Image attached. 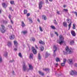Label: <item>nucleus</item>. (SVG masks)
I'll return each mask as SVG.
<instances>
[{
  "instance_id": "nucleus-59",
  "label": "nucleus",
  "mask_w": 77,
  "mask_h": 77,
  "mask_svg": "<svg viewBox=\"0 0 77 77\" xmlns=\"http://www.w3.org/2000/svg\"><path fill=\"white\" fill-rule=\"evenodd\" d=\"M63 8H65V7H66V5H64L63 6Z\"/></svg>"
},
{
  "instance_id": "nucleus-44",
  "label": "nucleus",
  "mask_w": 77,
  "mask_h": 77,
  "mask_svg": "<svg viewBox=\"0 0 77 77\" xmlns=\"http://www.w3.org/2000/svg\"><path fill=\"white\" fill-rule=\"evenodd\" d=\"M29 20L30 22L32 23V19L31 18H29Z\"/></svg>"
},
{
  "instance_id": "nucleus-25",
  "label": "nucleus",
  "mask_w": 77,
  "mask_h": 77,
  "mask_svg": "<svg viewBox=\"0 0 77 77\" xmlns=\"http://www.w3.org/2000/svg\"><path fill=\"white\" fill-rule=\"evenodd\" d=\"M3 8H6V5L5 3H3L2 4Z\"/></svg>"
},
{
  "instance_id": "nucleus-37",
  "label": "nucleus",
  "mask_w": 77,
  "mask_h": 77,
  "mask_svg": "<svg viewBox=\"0 0 77 77\" xmlns=\"http://www.w3.org/2000/svg\"><path fill=\"white\" fill-rule=\"evenodd\" d=\"M10 3L11 5H14V1H10Z\"/></svg>"
},
{
  "instance_id": "nucleus-13",
  "label": "nucleus",
  "mask_w": 77,
  "mask_h": 77,
  "mask_svg": "<svg viewBox=\"0 0 77 77\" xmlns=\"http://www.w3.org/2000/svg\"><path fill=\"white\" fill-rule=\"evenodd\" d=\"M69 60L70 65H72V64H73V61L72 59H70Z\"/></svg>"
},
{
  "instance_id": "nucleus-31",
  "label": "nucleus",
  "mask_w": 77,
  "mask_h": 77,
  "mask_svg": "<svg viewBox=\"0 0 77 77\" xmlns=\"http://www.w3.org/2000/svg\"><path fill=\"white\" fill-rule=\"evenodd\" d=\"M40 50L42 51H43V50H44V47L42 46H41L40 47Z\"/></svg>"
},
{
  "instance_id": "nucleus-36",
  "label": "nucleus",
  "mask_w": 77,
  "mask_h": 77,
  "mask_svg": "<svg viewBox=\"0 0 77 77\" xmlns=\"http://www.w3.org/2000/svg\"><path fill=\"white\" fill-rule=\"evenodd\" d=\"M4 56L5 57H8V52H6Z\"/></svg>"
},
{
  "instance_id": "nucleus-35",
  "label": "nucleus",
  "mask_w": 77,
  "mask_h": 77,
  "mask_svg": "<svg viewBox=\"0 0 77 77\" xmlns=\"http://www.w3.org/2000/svg\"><path fill=\"white\" fill-rule=\"evenodd\" d=\"M51 29H54V30H55V29H56L55 27L53 26H51Z\"/></svg>"
},
{
  "instance_id": "nucleus-47",
  "label": "nucleus",
  "mask_w": 77,
  "mask_h": 77,
  "mask_svg": "<svg viewBox=\"0 0 77 77\" xmlns=\"http://www.w3.org/2000/svg\"><path fill=\"white\" fill-rule=\"evenodd\" d=\"M8 17L10 20H11V15L9 14Z\"/></svg>"
},
{
  "instance_id": "nucleus-39",
  "label": "nucleus",
  "mask_w": 77,
  "mask_h": 77,
  "mask_svg": "<svg viewBox=\"0 0 77 77\" xmlns=\"http://www.w3.org/2000/svg\"><path fill=\"white\" fill-rule=\"evenodd\" d=\"M19 56L20 57H22V55H21V53H19Z\"/></svg>"
},
{
  "instance_id": "nucleus-50",
  "label": "nucleus",
  "mask_w": 77,
  "mask_h": 77,
  "mask_svg": "<svg viewBox=\"0 0 77 77\" xmlns=\"http://www.w3.org/2000/svg\"><path fill=\"white\" fill-rule=\"evenodd\" d=\"M51 37H53V34L51 33Z\"/></svg>"
},
{
  "instance_id": "nucleus-53",
  "label": "nucleus",
  "mask_w": 77,
  "mask_h": 77,
  "mask_svg": "<svg viewBox=\"0 0 77 77\" xmlns=\"http://www.w3.org/2000/svg\"><path fill=\"white\" fill-rule=\"evenodd\" d=\"M30 15V14L29 13H28L27 14V16H28V17H29V16Z\"/></svg>"
},
{
  "instance_id": "nucleus-18",
  "label": "nucleus",
  "mask_w": 77,
  "mask_h": 77,
  "mask_svg": "<svg viewBox=\"0 0 77 77\" xmlns=\"http://www.w3.org/2000/svg\"><path fill=\"white\" fill-rule=\"evenodd\" d=\"M33 54H30L29 58L30 59H33Z\"/></svg>"
},
{
  "instance_id": "nucleus-7",
  "label": "nucleus",
  "mask_w": 77,
  "mask_h": 77,
  "mask_svg": "<svg viewBox=\"0 0 77 77\" xmlns=\"http://www.w3.org/2000/svg\"><path fill=\"white\" fill-rule=\"evenodd\" d=\"M42 4H43V2L42 1H41L39 2V9H41L42 7Z\"/></svg>"
},
{
  "instance_id": "nucleus-52",
  "label": "nucleus",
  "mask_w": 77,
  "mask_h": 77,
  "mask_svg": "<svg viewBox=\"0 0 77 77\" xmlns=\"http://www.w3.org/2000/svg\"><path fill=\"white\" fill-rule=\"evenodd\" d=\"M55 34H56L57 36H58V34H57V32H55Z\"/></svg>"
},
{
  "instance_id": "nucleus-29",
  "label": "nucleus",
  "mask_w": 77,
  "mask_h": 77,
  "mask_svg": "<svg viewBox=\"0 0 77 77\" xmlns=\"http://www.w3.org/2000/svg\"><path fill=\"white\" fill-rule=\"evenodd\" d=\"M48 56H49V54L48 53V52H46L45 56V58H47V57Z\"/></svg>"
},
{
  "instance_id": "nucleus-21",
  "label": "nucleus",
  "mask_w": 77,
  "mask_h": 77,
  "mask_svg": "<svg viewBox=\"0 0 77 77\" xmlns=\"http://www.w3.org/2000/svg\"><path fill=\"white\" fill-rule=\"evenodd\" d=\"M38 72L39 74H40V75H44V73L41 72V71H38Z\"/></svg>"
},
{
  "instance_id": "nucleus-58",
  "label": "nucleus",
  "mask_w": 77,
  "mask_h": 77,
  "mask_svg": "<svg viewBox=\"0 0 77 77\" xmlns=\"http://www.w3.org/2000/svg\"><path fill=\"white\" fill-rule=\"evenodd\" d=\"M35 47L36 48L38 49V47H37V46L36 45H35Z\"/></svg>"
},
{
  "instance_id": "nucleus-6",
  "label": "nucleus",
  "mask_w": 77,
  "mask_h": 77,
  "mask_svg": "<svg viewBox=\"0 0 77 77\" xmlns=\"http://www.w3.org/2000/svg\"><path fill=\"white\" fill-rule=\"evenodd\" d=\"M27 69V67L25 65V63H23V70L24 71H26Z\"/></svg>"
},
{
  "instance_id": "nucleus-20",
  "label": "nucleus",
  "mask_w": 77,
  "mask_h": 77,
  "mask_svg": "<svg viewBox=\"0 0 77 77\" xmlns=\"http://www.w3.org/2000/svg\"><path fill=\"white\" fill-rule=\"evenodd\" d=\"M66 21L68 23H71V20L69 19V18H67L66 20Z\"/></svg>"
},
{
  "instance_id": "nucleus-19",
  "label": "nucleus",
  "mask_w": 77,
  "mask_h": 77,
  "mask_svg": "<svg viewBox=\"0 0 77 77\" xmlns=\"http://www.w3.org/2000/svg\"><path fill=\"white\" fill-rule=\"evenodd\" d=\"M21 26L22 27H25V26H26L25 24H24V22L23 21H22L21 22Z\"/></svg>"
},
{
  "instance_id": "nucleus-2",
  "label": "nucleus",
  "mask_w": 77,
  "mask_h": 77,
  "mask_svg": "<svg viewBox=\"0 0 77 77\" xmlns=\"http://www.w3.org/2000/svg\"><path fill=\"white\" fill-rule=\"evenodd\" d=\"M59 38H60V40H61L60 42H59V44L60 45H61L62 44H63V43L64 42V41H63V37L62 36V35H60L59 36Z\"/></svg>"
},
{
  "instance_id": "nucleus-17",
  "label": "nucleus",
  "mask_w": 77,
  "mask_h": 77,
  "mask_svg": "<svg viewBox=\"0 0 77 77\" xmlns=\"http://www.w3.org/2000/svg\"><path fill=\"white\" fill-rule=\"evenodd\" d=\"M63 26H64V27H67V26H68V25L67 24V23H66V22H64L63 23Z\"/></svg>"
},
{
  "instance_id": "nucleus-60",
  "label": "nucleus",
  "mask_w": 77,
  "mask_h": 77,
  "mask_svg": "<svg viewBox=\"0 0 77 77\" xmlns=\"http://www.w3.org/2000/svg\"><path fill=\"white\" fill-rule=\"evenodd\" d=\"M49 2H53V0H49Z\"/></svg>"
},
{
  "instance_id": "nucleus-24",
  "label": "nucleus",
  "mask_w": 77,
  "mask_h": 77,
  "mask_svg": "<svg viewBox=\"0 0 77 77\" xmlns=\"http://www.w3.org/2000/svg\"><path fill=\"white\" fill-rule=\"evenodd\" d=\"M42 17L43 18H44V20H47V17L45 15H42Z\"/></svg>"
},
{
  "instance_id": "nucleus-11",
  "label": "nucleus",
  "mask_w": 77,
  "mask_h": 77,
  "mask_svg": "<svg viewBox=\"0 0 77 77\" xmlns=\"http://www.w3.org/2000/svg\"><path fill=\"white\" fill-rule=\"evenodd\" d=\"M32 51L33 52V53L35 54H36V49L35 48H34V47H32Z\"/></svg>"
},
{
  "instance_id": "nucleus-34",
  "label": "nucleus",
  "mask_w": 77,
  "mask_h": 77,
  "mask_svg": "<svg viewBox=\"0 0 77 77\" xmlns=\"http://www.w3.org/2000/svg\"><path fill=\"white\" fill-rule=\"evenodd\" d=\"M27 31H23L22 32V33H23L24 35L27 33Z\"/></svg>"
},
{
  "instance_id": "nucleus-62",
  "label": "nucleus",
  "mask_w": 77,
  "mask_h": 77,
  "mask_svg": "<svg viewBox=\"0 0 77 77\" xmlns=\"http://www.w3.org/2000/svg\"><path fill=\"white\" fill-rule=\"evenodd\" d=\"M13 74H14V71H13Z\"/></svg>"
},
{
  "instance_id": "nucleus-27",
  "label": "nucleus",
  "mask_w": 77,
  "mask_h": 77,
  "mask_svg": "<svg viewBox=\"0 0 77 77\" xmlns=\"http://www.w3.org/2000/svg\"><path fill=\"white\" fill-rule=\"evenodd\" d=\"M71 24H72V22H71L69 24V29L68 30L70 29L71 27Z\"/></svg>"
},
{
  "instance_id": "nucleus-45",
  "label": "nucleus",
  "mask_w": 77,
  "mask_h": 77,
  "mask_svg": "<svg viewBox=\"0 0 77 77\" xmlns=\"http://www.w3.org/2000/svg\"><path fill=\"white\" fill-rule=\"evenodd\" d=\"M58 65L59 64H58V63H56L55 64V67H57V66H58Z\"/></svg>"
},
{
  "instance_id": "nucleus-55",
  "label": "nucleus",
  "mask_w": 77,
  "mask_h": 77,
  "mask_svg": "<svg viewBox=\"0 0 77 77\" xmlns=\"http://www.w3.org/2000/svg\"><path fill=\"white\" fill-rule=\"evenodd\" d=\"M37 21L39 22V23H40V20H39V19H37Z\"/></svg>"
},
{
  "instance_id": "nucleus-54",
  "label": "nucleus",
  "mask_w": 77,
  "mask_h": 77,
  "mask_svg": "<svg viewBox=\"0 0 77 77\" xmlns=\"http://www.w3.org/2000/svg\"><path fill=\"white\" fill-rule=\"evenodd\" d=\"M57 14H58V15H59V14H60V13H59V11H57Z\"/></svg>"
},
{
  "instance_id": "nucleus-9",
  "label": "nucleus",
  "mask_w": 77,
  "mask_h": 77,
  "mask_svg": "<svg viewBox=\"0 0 77 77\" xmlns=\"http://www.w3.org/2000/svg\"><path fill=\"white\" fill-rule=\"evenodd\" d=\"M9 38L10 39H14L15 38V35H11L10 36Z\"/></svg>"
},
{
  "instance_id": "nucleus-16",
  "label": "nucleus",
  "mask_w": 77,
  "mask_h": 77,
  "mask_svg": "<svg viewBox=\"0 0 77 77\" xmlns=\"http://www.w3.org/2000/svg\"><path fill=\"white\" fill-rule=\"evenodd\" d=\"M14 43L15 46L17 48V46L18 45V42L16 41H14Z\"/></svg>"
},
{
  "instance_id": "nucleus-23",
  "label": "nucleus",
  "mask_w": 77,
  "mask_h": 77,
  "mask_svg": "<svg viewBox=\"0 0 77 77\" xmlns=\"http://www.w3.org/2000/svg\"><path fill=\"white\" fill-rule=\"evenodd\" d=\"M39 43H40V44H45V43L44 42H42L41 40H40L39 41Z\"/></svg>"
},
{
  "instance_id": "nucleus-10",
  "label": "nucleus",
  "mask_w": 77,
  "mask_h": 77,
  "mask_svg": "<svg viewBox=\"0 0 77 77\" xmlns=\"http://www.w3.org/2000/svg\"><path fill=\"white\" fill-rule=\"evenodd\" d=\"M71 33L73 36H75L76 34H75V31H71Z\"/></svg>"
},
{
  "instance_id": "nucleus-4",
  "label": "nucleus",
  "mask_w": 77,
  "mask_h": 77,
  "mask_svg": "<svg viewBox=\"0 0 77 77\" xmlns=\"http://www.w3.org/2000/svg\"><path fill=\"white\" fill-rule=\"evenodd\" d=\"M70 75H77V72L74 70H72L70 72Z\"/></svg>"
},
{
  "instance_id": "nucleus-56",
  "label": "nucleus",
  "mask_w": 77,
  "mask_h": 77,
  "mask_svg": "<svg viewBox=\"0 0 77 77\" xmlns=\"http://www.w3.org/2000/svg\"><path fill=\"white\" fill-rule=\"evenodd\" d=\"M14 51H16V50H17V49L16 48H15L14 49Z\"/></svg>"
},
{
  "instance_id": "nucleus-1",
  "label": "nucleus",
  "mask_w": 77,
  "mask_h": 77,
  "mask_svg": "<svg viewBox=\"0 0 77 77\" xmlns=\"http://www.w3.org/2000/svg\"><path fill=\"white\" fill-rule=\"evenodd\" d=\"M72 49L71 48L70 49H69V48H68V46H66V51L65 52L64 51H63L64 54H67V53L68 52H69V54H71L72 52Z\"/></svg>"
},
{
  "instance_id": "nucleus-61",
  "label": "nucleus",
  "mask_w": 77,
  "mask_h": 77,
  "mask_svg": "<svg viewBox=\"0 0 77 77\" xmlns=\"http://www.w3.org/2000/svg\"><path fill=\"white\" fill-rule=\"evenodd\" d=\"M2 13V11L0 9V14H1Z\"/></svg>"
},
{
  "instance_id": "nucleus-49",
  "label": "nucleus",
  "mask_w": 77,
  "mask_h": 77,
  "mask_svg": "<svg viewBox=\"0 0 77 77\" xmlns=\"http://www.w3.org/2000/svg\"><path fill=\"white\" fill-rule=\"evenodd\" d=\"M74 14H75L76 17H77V12H74Z\"/></svg>"
},
{
  "instance_id": "nucleus-26",
  "label": "nucleus",
  "mask_w": 77,
  "mask_h": 77,
  "mask_svg": "<svg viewBox=\"0 0 77 77\" xmlns=\"http://www.w3.org/2000/svg\"><path fill=\"white\" fill-rule=\"evenodd\" d=\"M74 41L72 40L70 42V45H74Z\"/></svg>"
},
{
  "instance_id": "nucleus-43",
  "label": "nucleus",
  "mask_w": 77,
  "mask_h": 77,
  "mask_svg": "<svg viewBox=\"0 0 77 77\" xmlns=\"http://www.w3.org/2000/svg\"><path fill=\"white\" fill-rule=\"evenodd\" d=\"M2 62V58L1 57H0V63Z\"/></svg>"
},
{
  "instance_id": "nucleus-46",
  "label": "nucleus",
  "mask_w": 77,
  "mask_h": 77,
  "mask_svg": "<svg viewBox=\"0 0 77 77\" xmlns=\"http://www.w3.org/2000/svg\"><path fill=\"white\" fill-rule=\"evenodd\" d=\"M10 20L11 24H14V21H12V20H11V19H10Z\"/></svg>"
},
{
  "instance_id": "nucleus-5",
  "label": "nucleus",
  "mask_w": 77,
  "mask_h": 77,
  "mask_svg": "<svg viewBox=\"0 0 77 77\" xmlns=\"http://www.w3.org/2000/svg\"><path fill=\"white\" fill-rule=\"evenodd\" d=\"M57 48L56 45H54V49H55V50L54 51V55L53 56H54V57H55L56 56V50H57Z\"/></svg>"
},
{
  "instance_id": "nucleus-14",
  "label": "nucleus",
  "mask_w": 77,
  "mask_h": 77,
  "mask_svg": "<svg viewBox=\"0 0 77 77\" xmlns=\"http://www.w3.org/2000/svg\"><path fill=\"white\" fill-rule=\"evenodd\" d=\"M2 23H3L4 24H8V20H2Z\"/></svg>"
},
{
  "instance_id": "nucleus-28",
  "label": "nucleus",
  "mask_w": 77,
  "mask_h": 77,
  "mask_svg": "<svg viewBox=\"0 0 77 77\" xmlns=\"http://www.w3.org/2000/svg\"><path fill=\"white\" fill-rule=\"evenodd\" d=\"M43 70L44 71H49L50 69L48 68H45V69H43Z\"/></svg>"
},
{
  "instance_id": "nucleus-57",
  "label": "nucleus",
  "mask_w": 77,
  "mask_h": 77,
  "mask_svg": "<svg viewBox=\"0 0 77 77\" xmlns=\"http://www.w3.org/2000/svg\"><path fill=\"white\" fill-rule=\"evenodd\" d=\"M14 60H13L12 61V60H11V61H10V62H14Z\"/></svg>"
},
{
  "instance_id": "nucleus-64",
  "label": "nucleus",
  "mask_w": 77,
  "mask_h": 77,
  "mask_svg": "<svg viewBox=\"0 0 77 77\" xmlns=\"http://www.w3.org/2000/svg\"><path fill=\"white\" fill-rule=\"evenodd\" d=\"M58 40H57V42H58Z\"/></svg>"
},
{
  "instance_id": "nucleus-51",
  "label": "nucleus",
  "mask_w": 77,
  "mask_h": 77,
  "mask_svg": "<svg viewBox=\"0 0 77 77\" xmlns=\"http://www.w3.org/2000/svg\"><path fill=\"white\" fill-rule=\"evenodd\" d=\"M63 10H64V11H66V12H67L68 11V10L67 9H64Z\"/></svg>"
},
{
  "instance_id": "nucleus-63",
  "label": "nucleus",
  "mask_w": 77,
  "mask_h": 77,
  "mask_svg": "<svg viewBox=\"0 0 77 77\" xmlns=\"http://www.w3.org/2000/svg\"><path fill=\"white\" fill-rule=\"evenodd\" d=\"M9 9L10 10L12 9V8H10Z\"/></svg>"
},
{
  "instance_id": "nucleus-3",
  "label": "nucleus",
  "mask_w": 77,
  "mask_h": 77,
  "mask_svg": "<svg viewBox=\"0 0 77 77\" xmlns=\"http://www.w3.org/2000/svg\"><path fill=\"white\" fill-rule=\"evenodd\" d=\"M1 27H2V29H1V32L2 33H5V32L6 31L5 29V26L3 25H1Z\"/></svg>"
},
{
  "instance_id": "nucleus-12",
  "label": "nucleus",
  "mask_w": 77,
  "mask_h": 77,
  "mask_svg": "<svg viewBox=\"0 0 77 77\" xmlns=\"http://www.w3.org/2000/svg\"><path fill=\"white\" fill-rule=\"evenodd\" d=\"M12 43L11 42H8V45L9 47H12Z\"/></svg>"
},
{
  "instance_id": "nucleus-30",
  "label": "nucleus",
  "mask_w": 77,
  "mask_h": 77,
  "mask_svg": "<svg viewBox=\"0 0 77 77\" xmlns=\"http://www.w3.org/2000/svg\"><path fill=\"white\" fill-rule=\"evenodd\" d=\"M38 58L39 59V60H41V56L40 54L39 53L38 54Z\"/></svg>"
},
{
  "instance_id": "nucleus-15",
  "label": "nucleus",
  "mask_w": 77,
  "mask_h": 77,
  "mask_svg": "<svg viewBox=\"0 0 77 77\" xmlns=\"http://www.w3.org/2000/svg\"><path fill=\"white\" fill-rule=\"evenodd\" d=\"M33 69V68L32 66L31 65H29V70H32Z\"/></svg>"
},
{
  "instance_id": "nucleus-48",
  "label": "nucleus",
  "mask_w": 77,
  "mask_h": 77,
  "mask_svg": "<svg viewBox=\"0 0 77 77\" xmlns=\"http://www.w3.org/2000/svg\"><path fill=\"white\" fill-rule=\"evenodd\" d=\"M45 1L46 3H49L48 1V0H45Z\"/></svg>"
},
{
  "instance_id": "nucleus-40",
  "label": "nucleus",
  "mask_w": 77,
  "mask_h": 77,
  "mask_svg": "<svg viewBox=\"0 0 77 77\" xmlns=\"http://www.w3.org/2000/svg\"><path fill=\"white\" fill-rule=\"evenodd\" d=\"M27 11L26 10H24V14H27Z\"/></svg>"
},
{
  "instance_id": "nucleus-42",
  "label": "nucleus",
  "mask_w": 77,
  "mask_h": 77,
  "mask_svg": "<svg viewBox=\"0 0 77 77\" xmlns=\"http://www.w3.org/2000/svg\"><path fill=\"white\" fill-rule=\"evenodd\" d=\"M39 29H40V30L41 32H42V31H43V30H42V28H41V27H39Z\"/></svg>"
},
{
  "instance_id": "nucleus-8",
  "label": "nucleus",
  "mask_w": 77,
  "mask_h": 77,
  "mask_svg": "<svg viewBox=\"0 0 77 77\" xmlns=\"http://www.w3.org/2000/svg\"><path fill=\"white\" fill-rule=\"evenodd\" d=\"M63 63H61V65L62 66H64L65 64V63H66V60L65 59H64L63 60Z\"/></svg>"
},
{
  "instance_id": "nucleus-33",
  "label": "nucleus",
  "mask_w": 77,
  "mask_h": 77,
  "mask_svg": "<svg viewBox=\"0 0 77 77\" xmlns=\"http://www.w3.org/2000/svg\"><path fill=\"white\" fill-rule=\"evenodd\" d=\"M31 41H32L34 42L35 41V39L34 38L32 37L31 38Z\"/></svg>"
},
{
  "instance_id": "nucleus-41",
  "label": "nucleus",
  "mask_w": 77,
  "mask_h": 77,
  "mask_svg": "<svg viewBox=\"0 0 77 77\" xmlns=\"http://www.w3.org/2000/svg\"><path fill=\"white\" fill-rule=\"evenodd\" d=\"M8 27L10 28V29H12V25H8Z\"/></svg>"
},
{
  "instance_id": "nucleus-22",
  "label": "nucleus",
  "mask_w": 77,
  "mask_h": 77,
  "mask_svg": "<svg viewBox=\"0 0 77 77\" xmlns=\"http://www.w3.org/2000/svg\"><path fill=\"white\" fill-rule=\"evenodd\" d=\"M53 23H54V24L55 25H57V22L56 21V19L54 20H53Z\"/></svg>"
},
{
  "instance_id": "nucleus-38",
  "label": "nucleus",
  "mask_w": 77,
  "mask_h": 77,
  "mask_svg": "<svg viewBox=\"0 0 77 77\" xmlns=\"http://www.w3.org/2000/svg\"><path fill=\"white\" fill-rule=\"evenodd\" d=\"M56 62H60V59L58 58H56Z\"/></svg>"
},
{
  "instance_id": "nucleus-32",
  "label": "nucleus",
  "mask_w": 77,
  "mask_h": 77,
  "mask_svg": "<svg viewBox=\"0 0 77 77\" xmlns=\"http://www.w3.org/2000/svg\"><path fill=\"white\" fill-rule=\"evenodd\" d=\"M75 25H76L75 24H73V27H72L73 29H75Z\"/></svg>"
}]
</instances>
